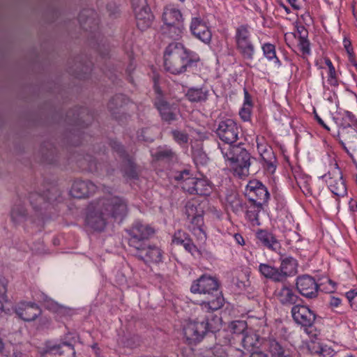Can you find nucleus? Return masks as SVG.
Wrapping results in <instances>:
<instances>
[{
    "label": "nucleus",
    "instance_id": "nucleus-1",
    "mask_svg": "<svg viewBox=\"0 0 357 357\" xmlns=\"http://www.w3.org/2000/svg\"><path fill=\"white\" fill-rule=\"evenodd\" d=\"M128 212L126 201L120 197H103L91 206L86 215V223L96 231H102L109 220L121 221Z\"/></svg>",
    "mask_w": 357,
    "mask_h": 357
},
{
    "label": "nucleus",
    "instance_id": "nucleus-2",
    "mask_svg": "<svg viewBox=\"0 0 357 357\" xmlns=\"http://www.w3.org/2000/svg\"><path fill=\"white\" fill-rule=\"evenodd\" d=\"M128 234V245L130 250L140 260L146 264L159 263L162 260V251L155 245L148 243L155 230L147 225L135 222L132 227L126 229Z\"/></svg>",
    "mask_w": 357,
    "mask_h": 357
},
{
    "label": "nucleus",
    "instance_id": "nucleus-3",
    "mask_svg": "<svg viewBox=\"0 0 357 357\" xmlns=\"http://www.w3.org/2000/svg\"><path fill=\"white\" fill-rule=\"evenodd\" d=\"M199 61L191 55L184 46L178 42H173L166 47L164 54L165 69L172 74L177 75L185 72Z\"/></svg>",
    "mask_w": 357,
    "mask_h": 357
},
{
    "label": "nucleus",
    "instance_id": "nucleus-4",
    "mask_svg": "<svg viewBox=\"0 0 357 357\" xmlns=\"http://www.w3.org/2000/svg\"><path fill=\"white\" fill-rule=\"evenodd\" d=\"M218 287L219 284L216 279L203 275L194 281L190 287V291L194 294L207 295V301L204 302L203 305L204 307L214 311L220 309L223 305L224 299Z\"/></svg>",
    "mask_w": 357,
    "mask_h": 357
},
{
    "label": "nucleus",
    "instance_id": "nucleus-5",
    "mask_svg": "<svg viewBox=\"0 0 357 357\" xmlns=\"http://www.w3.org/2000/svg\"><path fill=\"white\" fill-rule=\"evenodd\" d=\"M223 157L236 165V171L238 168L241 174L248 172L250 165V155L244 147V144L239 143L236 145H218ZM240 174V172H238Z\"/></svg>",
    "mask_w": 357,
    "mask_h": 357
},
{
    "label": "nucleus",
    "instance_id": "nucleus-6",
    "mask_svg": "<svg viewBox=\"0 0 357 357\" xmlns=\"http://www.w3.org/2000/svg\"><path fill=\"white\" fill-rule=\"evenodd\" d=\"M208 332H213V328L206 316L190 319L183 327V334L190 343L199 342Z\"/></svg>",
    "mask_w": 357,
    "mask_h": 357
},
{
    "label": "nucleus",
    "instance_id": "nucleus-7",
    "mask_svg": "<svg viewBox=\"0 0 357 357\" xmlns=\"http://www.w3.org/2000/svg\"><path fill=\"white\" fill-rule=\"evenodd\" d=\"M245 195L252 204L259 206V208L266 204L270 197L266 187L258 180H252L248 183Z\"/></svg>",
    "mask_w": 357,
    "mask_h": 357
},
{
    "label": "nucleus",
    "instance_id": "nucleus-8",
    "mask_svg": "<svg viewBox=\"0 0 357 357\" xmlns=\"http://www.w3.org/2000/svg\"><path fill=\"white\" fill-rule=\"evenodd\" d=\"M250 31L246 25H241L236 29V43L238 50L244 59L251 60L255 52L254 45L250 39Z\"/></svg>",
    "mask_w": 357,
    "mask_h": 357
},
{
    "label": "nucleus",
    "instance_id": "nucleus-9",
    "mask_svg": "<svg viewBox=\"0 0 357 357\" xmlns=\"http://www.w3.org/2000/svg\"><path fill=\"white\" fill-rule=\"evenodd\" d=\"M216 133L225 145H232L238 139L239 128L233 119H227L219 122Z\"/></svg>",
    "mask_w": 357,
    "mask_h": 357
},
{
    "label": "nucleus",
    "instance_id": "nucleus-10",
    "mask_svg": "<svg viewBox=\"0 0 357 357\" xmlns=\"http://www.w3.org/2000/svg\"><path fill=\"white\" fill-rule=\"evenodd\" d=\"M328 183L331 192L336 196H344L347 192V188L342 179V172L337 164L332 171L322 176Z\"/></svg>",
    "mask_w": 357,
    "mask_h": 357
},
{
    "label": "nucleus",
    "instance_id": "nucleus-11",
    "mask_svg": "<svg viewBox=\"0 0 357 357\" xmlns=\"http://www.w3.org/2000/svg\"><path fill=\"white\" fill-rule=\"evenodd\" d=\"M162 20L169 31L174 33V35L170 36L172 38L181 35L182 15L179 10L172 7L165 8L162 14Z\"/></svg>",
    "mask_w": 357,
    "mask_h": 357
},
{
    "label": "nucleus",
    "instance_id": "nucleus-12",
    "mask_svg": "<svg viewBox=\"0 0 357 357\" xmlns=\"http://www.w3.org/2000/svg\"><path fill=\"white\" fill-rule=\"evenodd\" d=\"M93 120V114L85 107H76L68 111L66 114V121L69 123L84 128L88 126Z\"/></svg>",
    "mask_w": 357,
    "mask_h": 357
},
{
    "label": "nucleus",
    "instance_id": "nucleus-13",
    "mask_svg": "<svg viewBox=\"0 0 357 357\" xmlns=\"http://www.w3.org/2000/svg\"><path fill=\"white\" fill-rule=\"evenodd\" d=\"M291 314L295 322L303 327H311L315 319L316 314L308 307L300 304L291 308Z\"/></svg>",
    "mask_w": 357,
    "mask_h": 357
},
{
    "label": "nucleus",
    "instance_id": "nucleus-14",
    "mask_svg": "<svg viewBox=\"0 0 357 357\" xmlns=\"http://www.w3.org/2000/svg\"><path fill=\"white\" fill-rule=\"evenodd\" d=\"M296 285L297 290L302 296L307 298H314L317 296L319 284L312 277L308 275L299 276L296 280Z\"/></svg>",
    "mask_w": 357,
    "mask_h": 357
},
{
    "label": "nucleus",
    "instance_id": "nucleus-15",
    "mask_svg": "<svg viewBox=\"0 0 357 357\" xmlns=\"http://www.w3.org/2000/svg\"><path fill=\"white\" fill-rule=\"evenodd\" d=\"M185 213L187 218L193 225L192 229L202 231V226L204 224L203 213L204 211L197 202H188L185 206Z\"/></svg>",
    "mask_w": 357,
    "mask_h": 357
},
{
    "label": "nucleus",
    "instance_id": "nucleus-16",
    "mask_svg": "<svg viewBox=\"0 0 357 357\" xmlns=\"http://www.w3.org/2000/svg\"><path fill=\"white\" fill-rule=\"evenodd\" d=\"M41 356L47 354H58L60 357H75V351L72 344L63 342L59 344L47 343L45 347L40 351Z\"/></svg>",
    "mask_w": 357,
    "mask_h": 357
},
{
    "label": "nucleus",
    "instance_id": "nucleus-17",
    "mask_svg": "<svg viewBox=\"0 0 357 357\" xmlns=\"http://www.w3.org/2000/svg\"><path fill=\"white\" fill-rule=\"evenodd\" d=\"M15 312L24 321H34L42 312L34 303H20L15 307Z\"/></svg>",
    "mask_w": 357,
    "mask_h": 357
},
{
    "label": "nucleus",
    "instance_id": "nucleus-18",
    "mask_svg": "<svg viewBox=\"0 0 357 357\" xmlns=\"http://www.w3.org/2000/svg\"><path fill=\"white\" fill-rule=\"evenodd\" d=\"M96 185L90 181L75 180L71 187L70 195L77 199L86 198L93 195Z\"/></svg>",
    "mask_w": 357,
    "mask_h": 357
},
{
    "label": "nucleus",
    "instance_id": "nucleus-19",
    "mask_svg": "<svg viewBox=\"0 0 357 357\" xmlns=\"http://www.w3.org/2000/svg\"><path fill=\"white\" fill-rule=\"evenodd\" d=\"M79 22L81 27L92 33L98 29L99 20L96 12L93 9H84L79 15Z\"/></svg>",
    "mask_w": 357,
    "mask_h": 357
},
{
    "label": "nucleus",
    "instance_id": "nucleus-20",
    "mask_svg": "<svg viewBox=\"0 0 357 357\" xmlns=\"http://www.w3.org/2000/svg\"><path fill=\"white\" fill-rule=\"evenodd\" d=\"M190 31L197 38L204 43H208L211 40V32L206 23L200 17L192 19Z\"/></svg>",
    "mask_w": 357,
    "mask_h": 357
},
{
    "label": "nucleus",
    "instance_id": "nucleus-21",
    "mask_svg": "<svg viewBox=\"0 0 357 357\" xmlns=\"http://www.w3.org/2000/svg\"><path fill=\"white\" fill-rule=\"evenodd\" d=\"M120 171L123 176L129 180H137L139 177V167L132 155H129L121 161Z\"/></svg>",
    "mask_w": 357,
    "mask_h": 357
},
{
    "label": "nucleus",
    "instance_id": "nucleus-22",
    "mask_svg": "<svg viewBox=\"0 0 357 357\" xmlns=\"http://www.w3.org/2000/svg\"><path fill=\"white\" fill-rule=\"evenodd\" d=\"M275 296L279 301L285 305H294L300 299L292 289L284 285L275 291Z\"/></svg>",
    "mask_w": 357,
    "mask_h": 357
},
{
    "label": "nucleus",
    "instance_id": "nucleus-23",
    "mask_svg": "<svg viewBox=\"0 0 357 357\" xmlns=\"http://www.w3.org/2000/svg\"><path fill=\"white\" fill-rule=\"evenodd\" d=\"M172 242L174 244L183 245L185 249L192 255H195V252H199L197 247L189 238V235L183 231L178 230L176 231L173 236Z\"/></svg>",
    "mask_w": 357,
    "mask_h": 357
},
{
    "label": "nucleus",
    "instance_id": "nucleus-24",
    "mask_svg": "<svg viewBox=\"0 0 357 357\" xmlns=\"http://www.w3.org/2000/svg\"><path fill=\"white\" fill-rule=\"evenodd\" d=\"M176 181H182V189L190 195H193L197 178L190 176V171L184 169L174 176Z\"/></svg>",
    "mask_w": 357,
    "mask_h": 357
},
{
    "label": "nucleus",
    "instance_id": "nucleus-25",
    "mask_svg": "<svg viewBox=\"0 0 357 357\" xmlns=\"http://www.w3.org/2000/svg\"><path fill=\"white\" fill-rule=\"evenodd\" d=\"M10 215L11 220L15 226L23 224L29 218L27 210L20 202L13 205Z\"/></svg>",
    "mask_w": 357,
    "mask_h": 357
},
{
    "label": "nucleus",
    "instance_id": "nucleus-26",
    "mask_svg": "<svg viewBox=\"0 0 357 357\" xmlns=\"http://www.w3.org/2000/svg\"><path fill=\"white\" fill-rule=\"evenodd\" d=\"M257 237L263 245L267 248L275 252H278L280 249V242L272 233L266 230H260L257 232Z\"/></svg>",
    "mask_w": 357,
    "mask_h": 357
},
{
    "label": "nucleus",
    "instance_id": "nucleus-27",
    "mask_svg": "<svg viewBox=\"0 0 357 357\" xmlns=\"http://www.w3.org/2000/svg\"><path fill=\"white\" fill-rule=\"evenodd\" d=\"M267 349L272 357H291L289 349L275 339L268 341Z\"/></svg>",
    "mask_w": 357,
    "mask_h": 357
},
{
    "label": "nucleus",
    "instance_id": "nucleus-28",
    "mask_svg": "<svg viewBox=\"0 0 357 357\" xmlns=\"http://www.w3.org/2000/svg\"><path fill=\"white\" fill-rule=\"evenodd\" d=\"M129 102V99L123 94H116L113 96L108 102L107 107L111 114L117 118V114L121 113V109Z\"/></svg>",
    "mask_w": 357,
    "mask_h": 357
},
{
    "label": "nucleus",
    "instance_id": "nucleus-29",
    "mask_svg": "<svg viewBox=\"0 0 357 357\" xmlns=\"http://www.w3.org/2000/svg\"><path fill=\"white\" fill-rule=\"evenodd\" d=\"M29 200L33 209L39 213H42L49 207L48 202L45 197L44 195L38 192H31L29 195Z\"/></svg>",
    "mask_w": 357,
    "mask_h": 357
},
{
    "label": "nucleus",
    "instance_id": "nucleus-30",
    "mask_svg": "<svg viewBox=\"0 0 357 357\" xmlns=\"http://www.w3.org/2000/svg\"><path fill=\"white\" fill-rule=\"evenodd\" d=\"M297 262L293 257H286L281 260L279 268L282 280L284 282L287 277L294 275L296 273Z\"/></svg>",
    "mask_w": 357,
    "mask_h": 357
},
{
    "label": "nucleus",
    "instance_id": "nucleus-31",
    "mask_svg": "<svg viewBox=\"0 0 357 357\" xmlns=\"http://www.w3.org/2000/svg\"><path fill=\"white\" fill-rule=\"evenodd\" d=\"M135 15L137 26L141 31H145L149 29L154 20V15L151 10L135 13Z\"/></svg>",
    "mask_w": 357,
    "mask_h": 357
},
{
    "label": "nucleus",
    "instance_id": "nucleus-32",
    "mask_svg": "<svg viewBox=\"0 0 357 357\" xmlns=\"http://www.w3.org/2000/svg\"><path fill=\"white\" fill-rule=\"evenodd\" d=\"M226 202L227 207H230L231 211L236 214L243 211L242 199L236 192H229L226 196Z\"/></svg>",
    "mask_w": 357,
    "mask_h": 357
},
{
    "label": "nucleus",
    "instance_id": "nucleus-33",
    "mask_svg": "<svg viewBox=\"0 0 357 357\" xmlns=\"http://www.w3.org/2000/svg\"><path fill=\"white\" fill-rule=\"evenodd\" d=\"M208 90L203 88H190L188 90L186 97L192 102H204L208 98Z\"/></svg>",
    "mask_w": 357,
    "mask_h": 357
},
{
    "label": "nucleus",
    "instance_id": "nucleus-34",
    "mask_svg": "<svg viewBox=\"0 0 357 357\" xmlns=\"http://www.w3.org/2000/svg\"><path fill=\"white\" fill-rule=\"evenodd\" d=\"M259 272L266 278L273 280L275 282H282L279 268L269 266L266 264H261L259 266Z\"/></svg>",
    "mask_w": 357,
    "mask_h": 357
},
{
    "label": "nucleus",
    "instance_id": "nucleus-35",
    "mask_svg": "<svg viewBox=\"0 0 357 357\" xmlns=\"http://www.w3.org/2000/svg\"><path fill=\"white\" fill-rule=\"evenodd\" d=\"M231 333L240 339L245 334L247 323L245 321L237 320L232 321L229 326Z\"/></svg>",
    "mask_w": 357,
    "mask_h": 357
},
{
    "label": "nucleus",
    "instance_id": "nucleus-36",
    "mask_svg": "<svg viewBox=\"0 0 357 357\" xmlns=\"http://www.w3.org/2000/svg\"><path fill=\"white\" fill-rule=\"evenodd\" d=\"M211 189V188L208 181L197 178L193 195L207 196L210 194Z\"/></svg>",
    "mask_w": 357,
    "mask_h": 357
},
{
    "label": "nucleus",
    "instance_id": "nucleus-37",
    "mask_svg": "<svg viewBox=\"0 0 357 357\" xmlns=\"http://www.w3.org/2000/svg\"><path fill=\"white\" fill-rule=\"evenodd\" d=\"M240 340L244 349L249 350L250 354L251 351L257 350L258 339L256 335L245 334L242 335Z\"/></svg>",
    "mask_w": 357,
    "mask_h": 357
},
{
    "label": "nucleus",
    "instance_id": "nucleus-38",
    "mask_svg": "<svg viewBox=\"0 0 357 357\" xmlns=\"http://www.w3.org/2000/svg\"><path fill=\"white\" fill-rule=\"evenodd\" d=\"M263 209V206H257L252 204L246 211V217L252 225H259V213Z\"/></svg>",
    "mask_w": 357,
    "mask_h": 357
},
{
    "label": "nucleus",
    "instance_id": "nucleus-39",
    "mask_svg": "<svg viewBox=\"0 0 357 357\" xmlns=\"http://www.w3.org/2000/svg\"><path fill=\"white\" fill-rule=\"evenodd\" d=\"M154 157L159 161L170 162L176 158V155L172 149H164L158 151Z\"/></svg>",
    "mask_w": 357,
    "mask_h": 357
},
{
    "label": "nucleus",
    "instance_id": "nucleus-40",
    "mask_svg": "<svg viewBox=\"0 0 357 357\" xmlns=\"http://www.w3.org/2000/svg\"><path fill=\"white\" fill-rule=\"evenodd\" d=\"M75 66H76V68L75 69L70 68V73H72L73 75H75L76 77H77L80 79L85 78L86 77L83 74H86L88 72H89L91 70V64L90 63L83 64L80 61H79V62L76 61Z\"/></svg>",
    "mask_w": 357,
    "mask_h": 357
},
{
    "label": "nucleus",
    "instance_id": "nucleus-41",
    "mask_svg": "<svg viewBox=\"0 0 357 357\" xmlns=\"http://www.w3.org/2000/svg\"><path fill=\"white\" fill-rule=\"evenodd\" d=\"M261 156L266 164L267 169L268 170L273 169L274 170L275 168V162L276 159L272 149L271 148H269V149H265L264 151L261 153Z\"/></svg>",
    "mask_w": 357,
    "mask_h": 357
},
{
    "label": "nucleus",
    "instance_id": "nucleus-42",
    "mask_svg": "<svg viewBox=\"0 0 357 357\" xmlns=\"http://www.w3.org/2000/svg\"><path fill=\"white\" fill-rule=\"evenodd\" d=\"M44 196L48 202L49 206L57 201L61 196V192L59 188L56 186H51L45 192H44Z\"/></svg>",
    "mask_w": 357,
    "mask_h": 357
},
{
    "label": "nucleus",
    "instance_id": "nucleus-43",
    "mask_svg": "<svg viewBox=\"0 0 357 357\" xmlns=\"http://www.w3.org/2000/svg\"><path fill=\"white\" fill-rule=\"evenodd\" d=\"M171 134L174 141L180 145L186 144L188 142L189 136L185 131L172 130Z\"/></svg>",
    "mask_w": 357,
    "mask_h": 357
},
{
    "label": "nucleus",
    "instance_id": "nucleus-44",
    "mask_svg": "<svg viewBox=\"0 0 357 357\" xmlns=\"http://www.w3.org/2000/svg\"><path fill=\"white\" fill-rule=\"evenodd\" d=\"M141 340L138 335H132L126 337L123 341V346L128 349H135L140 345Z\"/></svg>",
    "mask_w": 357,
    "mask_h": 357
},
{
    "label": "nucleus",
    "instance_id": "nucleus-45",
    "mask_svg": "<svg viewBox=\"0 0 357 357\" xmlns=\"http://www.w3.org/2000/svg\"><path fill=\"white\" fill-rule=\"evenodd\" d=\"M7 280L3 276H0V312L2 311L3 307V303L7 301Z\"/></svg>",
    "mask_w": 357,
    "mask_h": 357
},
{
    "label": "nucleus",
    "instance_id": "nucleus-46",
    "mask_svg": "<svg viewBox=\"0 0 357 357\" xmlns=\"http://www.w3.org/2000/svg\"><path fill=\"white\" fill-rule=\"evenodd\" d=\"M264 56L268 59H275V62H279V59L276 56L275 45L271 43H266L262 46Z\"/></svg>",
    "mask_w": 357,
    "mask_h": 357
},
{
    "label": "nucleus",
    "instance_id": "nucleus-47",
    "mask_svg": "<svg viewBox=\"0 0 357 357\" xmlns=\"http://www.w3.org/2000/svg\"><path fill=\"white\" fill-rule=\"evenodd\" d=\"M131 3L134 13L151 10L148 5L147 0H131Z\"/></svg>",
    "mask_w": 357,
    "mask_h": 357
},
{
    "label": "nucleus",
    "instance_id": "nucleus-48",
    "mask_svg": "<svg viewBox=\"0 0 357 357\" xmlns=\"http://www.w3.org/2000/svg\"><path fill=\"white\" fill-rule=\"evenodd\" d=\"M110 146L112 150L118 154L121 160L130 155L126 151L124 146L119 142L112 140L110 142Z\"/></svg>",
    "mask_w": 357,
    "mask_h": 357
},
{
    "label": "nucleus",
    "instance_id": "nucleus-49",
    "mask_svg": "<svg viewBox=\"0 0 357 357\" xmlns=\"http://www.w3.org/2000/svg\"><path fill=\"white\" fill-rule=\"evenodd\" d=\"M106 10L110 18L114 19L120 15L119 6L114 2H109L107 4Z\"/></svg>",
    "mask_w": 357,
    "mask_h": 357
},
{
    "label": "nucleus",
    "instance_id": "nucleus-50",
    "mask_svg": "<svg viewBox=\"0 0 357 357\" xmlns=\"http://www.w3.org/2000/svg\"><path fill=\"white\" fill-rule=\"evenodd\" d=\"M84 161L87 162V169L91 172H97L100 168V165L98 164L96 160L91 155H87L86 158H84Z\"/></svg>",
    "mask_w": 357,
    "mask_h": 357
},
{
    "label": "nucleus",
    "instance_id": "nucleus-51",
    "mask_svg": "<svg viewBox=\"0 0 357 357\" xmlns=\"http://www.w3.org/2000/svg\"><path fill=\"white\" fill-rule=\"evenodd\" d=\"M299 40L298 45L300 47V50L303 54H309L310 52V42L307 40V38L301 37Z\"/></svg>",
    "mask_w": 357,
    "mask_h": 357
},
{
    "label": "nucleus",
    "instance_id": "nucleus-52",
    "mask_svg": "<svg viewBox=\"0 0 357 357\" xmlns=\"http://www.w3.org/2000/svg\"><path fill=\"white\" fill-rule=\"evenodd\" d=\"M347 298L350 303L351 307L357 310V291H349L346 294Z\"/></svg>",
    "mask_w": 357,
    "mask_h": 357
},
{
    "label": "nucleus",
    "instance_id": "nucleus-53",
    "mask_svg": "<svg viewBox=\"0 0 357 357\" xmlns=\"http://www.w3.org/2000/svg\"><path fill=\"white\" fill-rule=\"evenodd\" d=\"M336 124L342 128V129H345L347 128H350V126L347 120L344 119V114L343 113H339L338 115L334 117Z\"/></svg>",
    "mask_w": 357,
    "mask_h": 357
},
{
    "label": "nucleus",
    "instance_id": "nucleus-54",
    "mask_svg": "<svg viewBox=\"0 0 357 357\" xmlns=\"http://www.w3.org/2000/svg\"><path fill=\"white\" fill-rule=\"evenodd\" d=\"M214 357H226L227 353L222 345L217 344L211 349Z\"/></svg>",
    "mask_w": 357,
    "mask_h": 357
},
{
    "label": "nucleus",
    "instance_id": "nucleus-55",
    "mask_svg": "<svg viewBox=\"0 0 357 357\" xmlns=\"http://www.w3.org/2000/svg\"><path fill=\"white\" fill-rule=\"evenodd\" d=\"M162 119L167 122H171L176 119V114L171 111L170 107L163 112L160 113Z\"/></svg>",
    "mask_w": 357,
    "mask_h": 357
},
{
    "label": "nucleus",
    "instance_id": "nucleus-56",
    "mask_svg": "<svg viewBox=\"0 0 357 357\" xmlns=\"http://www.w3.org/2000/svg\"><path fill=\"white\" fill-rule=\"evenodd\" d=\"M42 154H43V159L45 162H48V163H53L54 162V149H50L49 150L47 153H45L44 150H43V148H42Z\"/></svg>",
    "mask_w": 357,
    "mask_h": 357
},
{
    "label": "nucleus",
    "instance_id": "nucleus-57",
    "mask_svg": "<svg viewBox=\"0 0 357 357\" xmlns=\"http://www.w3.org/2000/svg\"><path fill=\"white\" fill-rule=\"evenodd\" d=\"M155 105L156 106L157 109L159 110L160 113L163 112L164 111L167 110L169 108V105L167 103V102L163 100H158L155 102Z\"/></svg>",
    "mask_w": 357,
    "mask_h": 357
},
{
    "label": "nucleus",
    "instance_id": "nucleus-58",
    "mask_svg": "<svg viewBox=\"0 0 357 357\" xmlns=\"http://www.w3.org/2000/svg\"><path fill=\"white\" fill-rule=\"evenodd\" d=\"M147 129H142L140 131L137 133V138L139 140L144 141V142H152L153 139L146 137V134L147 132Z\"/></svg>",
    "mask_w": 357,
    "mask_h": 357
},
{
    "label": "nucleus",
    "instance_id": "nucleus-59",
    "mask_svg": "<svg viewBox=\"0 0 357 357\" xmlns=\"http://www.w3.org/2000/svg\"><path fill=\"white\" fill-rule=\"evenodd\" d=\"M239 115L242 119L244 121H248L250 117V111L248 108H245L244 107L240 110Z\"/></svg>",
    "mask_w": 357,
    "mask_h": 357
},
{
    "label": "nucleus",
    "instance_id": "nucleus-60",
    "mask_svg": "<svg viewBox=\"0 0 357 357\" xmlns=\"http://www.w3.org/2000/svg\"><path fill=\"white\" fill-rule=\"evenodd\" d=\"M344 46L347 50L348 56L354 54L353 48L351 47V43L349 39H344Z\"/></svg>",
    "mask_w": 357,
    "mask_h": 357
},
{
    "label": "nucleus",
    "instance_id": "nucleus-61",
    "mask_svg": "<svg viewBox=\"0 0 357 357\" xmlns=\"http://www.w3.org/2000/svg\"><path fill=\"white\" fill-rule=\"evenodd\" d=\"M297 32L298 34V39L301 38V37L307 38V31L305 28L304 26H297Z\"/></svg>",
    "mask_w": 357,
    "mask_h": 357
},
{
    "label": "nucleus",
    "instance_id": "nucleus-62",
    "mask_svg": "<svg viewBox=\"0 0 357 357\" xmlns=\"http://www.w3.org/2000/svg\"><path fill=\"white\" fill-rule=\"evenodd\" d=\"M343 114H344V119H347L349 126H351V124L355 121V116L349 111H344Z\"/></svg>",
    "mask_w": 357,
    "mask_h": 357
},
{
    "label": "nucleus",
    "instance_id": "nucleus-63",
    "mask_svg": "<svg viewBox=\"0 0 357 357\" xmlns=\"http://www.w3.org/2000/svg\"><path fill=\"white\" fill-rule=\"evenodd\" d=\"M249 357H268V354L260 350L251 351Z\"/></svg>",
    "mask_w": 357,
    "mask_h": 357
},
{
    "label": "nucleus",
    "instance_id": "nucleus-64",
    "mask_svg": "<svg viewBox=\"0 0 357 357\" xmlns=\"http://www.w3.org/2000/svg\"><path fill=\"white\" fill-rule=\"evenodd\" d=\"M326 64L328 67L329 70V75H335V68L331 62V61L328 59H326L325 61Z\"/></svg>",
    "mask_w": 357,
    "mask_h": 357
}]
</instances>
